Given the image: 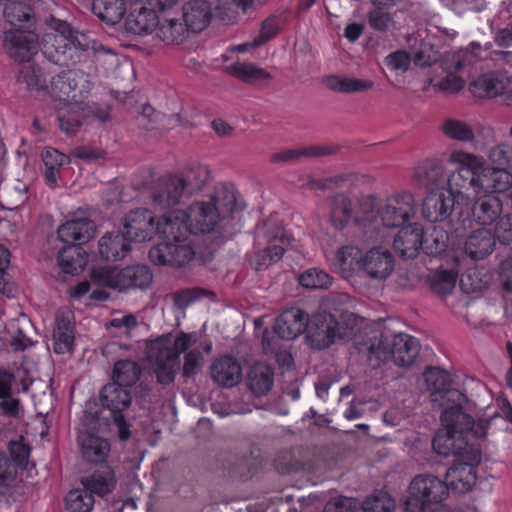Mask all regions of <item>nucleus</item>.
<instances>
[{
	"label": "nucleus",
	"mask_w": 512,
	"mask_h": 512,
	"mask_svg": "<svg viewBox=\"0 0 512 512\" xmlns=\"http://www.w3.org/2000/svg\"><path fill=\"white\" fill-rule=\"evenodd\" d=\"M441 422L446 433L437 434L432 447L439 455L458 457V463L448 469L447 475L453 483H461L462 490L469 491L476 483V467L482 459L481 441L487 435L490 420L475 421L460 405H454L444 409Z\"/></svg>",
	"instance_id": "1"
},
{
	"label": "nucleus",
	"mask_w": 512,
	"mask_h": 512,
	"mask_svg": "<svg viewBox=\"0 0 512 512\" xmlns=\"http://www.w3.org/2000/svg\"><path fill=\"white\" fill-rule=\"evenodd\" d=\"M416 203L409 192H401L385 200H378L373 195L360 197V215L356 221H369L370 231L380 226L393 229L403 227L415 215Z\"/></svg>",
	"instance_id": "2"
},
{
	"label": "nucleus",
	"mask_w": 512,
	"mask_h": 512,
	"mask_svg": "<svg viewBox=\"0 0 512 512\" xmlns=\"http://www.w3.org/2000/svg\"><path fill=\"white\" fill-rule=\"evenodd\" d=\"M184 210H171L162 213V265L182 267L193 260L195 251L189 240L195 231V222L190 221Z\"/></svg>",
	"instance_id": "3"
},
{
	"label": "nucleus",
	"mask_w": 512,
	"mask_h": 512,
	"mask_svg": "<svg viewBox=\"0 0 512 512\" xmlns=\"http://www.w3.org/2000/svg\"><path fill=\"white\" fill-rule=\"evenodd\" d=\"M20 77L30 89L47 90L64 105L78 103L90 90V82L74 70H63L49 81L39 66L26 62Z\"/></svg>",
	"instance_id": "4"
},
{
	"label": "nucleus",
	"mask_w": 512,
	"mask_h": 512,
	"mask_svg": "<svg viewBox=\"0 0 512 512\" xmlns=\"http://www.w3.org/2000/svg\"><path fill=\"white\" fill-rule=\"evenodd\" d=\"M241 209L234 188L220 185L214 189L209 201L194 202L185 212L186 215H189L190 221L196 223L195 231L210 233L221 220L232 216Z\"/></svg>",
	"instance_id": "5"
},
{
	"label": "nucleus",
	"mask_w": 512,
	"mask_h": 512,
	"mask_svg": "<svg viewBox=\"0 0 512 512\" xmlns=\"http://www.w3.org/2000/svg\"><path fill=\"white\" fill-rule=\"evenodd\" d=\"M450 161L457 165V169L447 176L446 188L460 202L474 200L481 194L482 158L474 154L456 151L450 155Z\"/></svg>",
	"instance_id": "6"
},
{
	"label": "nucleus",
	"mask_w": 512,
	"mask_h": 512,
	"mask_svg": "<svg viewBox=\"0 0 512 512\" xmlns=\"http://www.w3.org/2000/svg\"><path fill=\"white\" fill-rule=\"evenodd\" d=\"M405 502L408 512H446L444 501L448 496L447 484L431 474L416 475L409 485Z\"/></svg>",
	"instance_id": "7"
},
{
	"label": "nucleus",
	"mask_w": 512,
	"mask_h": 512,
	"mask_svg": "<svg viewBox=\"0 0 512 512\" xmlns=\"http://www.w3.org/2000/svg\"><path fill=\"white\" fill-rule=\"evenodd\" d=\"M90 278L99 287L122 291L130 288H147L153 277L147 265H132L123 269L112 266L95 267L91 270Z\"/></svg>",
	"instance_id": "8"
},
{
	"label": "nucleus",
	"mask_w": 512,
	"mask_h": 512,
	"mask_svg": "<svg viewBox=\"0 0 512 512\" xmlns=\"http://www.w3.org/2000/svg\"><path fill=\"white\" fill-rule=\"evenodd\" d=\"M371 357L380 362L392 360L399 367L411 366L420 352V343L415 337L399 333L389 342L387 339H379L377 344H372L369 349Z\"/></svg>",
	"instance_id": "9"
},
{
	"label": "nucleus",
	"mask_w": 512,
	"mask_h": 512,
	"mask_svg": "<svg viewBox=\"0 0 512 512\" xmlns=\"http://www.w3.org/2000/svg\"><path fill=\"white\" fill-rule=\"evenodd\" d=\"M207 179L208 170L201 165L192 166L181 175L162 177V202L166 198L167 206L178 204L184 195L201 190Z\"/></svg>",
	"instance_id": "10"
},
{
	"label": "nucleus",
	"mask_w": 512,
	"mask_h": 512,
	"mask_svg": "<svg viewBox=\"0 0 512 512\" xmlns=\"http://www.w3.org/2000/svg\"><path fill=\"white\" fill-rule=\"evenodd\" d=\"M99 424L100 420L97 416H85L83 428L78 432L83 459L94 464L105 463L110 452L109 441L99 434Z\"/></svg>",
	"instance_id": "11"
},
{
	"label": "nucleus",
	"mask_w": 512,
	"mask_h": 512,
	"mask_svg": "<svg viewBox=\"0 0 512 512\" xmlns=\"http://www.w3.org/2000/svg\"><path fill=\"white\" fill-rule=\"evenodd\" d=\"M122 232L130 242L149 241L160 232V221H155L151 210L137 208L125 216Z\"/></svg>",
	"instance_id": "12"
},
{
	"label": "nucleus",
	"mask_w": 512,
	"mask_h": 512,
	"mask_svg": "<svg viewBox=\"0 0 512 512\" xmlns=\"http://www.w3.org/2000/svg\"><path fill=\"white\" fill-rule=\"evenodd\" d=\"M339 332V323L329 314L317 313L308 317L306 333L307 339L315 349H326L336 340Z\"/></svg>",
	"instance_id": "13"
},
{
	"label": "nucleus",
	"mask_w": 512,
	"mask_h": 512,
	"mask_svg": "<svg viewBox=\"0 0 512 512\" xmlns=\"http://www.w3.org/2000/svg\"><path fill=\"white\" fill-rule=\"evenodd\" d=\"M134 4H143L133 9L125 20L127 31L142 35L151 33L159 24L160 0H128Z\"/></svg>",
	"instance_id": "14"
},
{
	"label": "nucleus",
	"mask_w": 512,
	"mask_h": 512,
	"mask_svg": "<svg viewBox=\"0 0 512 512\" xmlns=\"http://www.w3.org/2000/svg\"><path fill=\"white\" fill-rule=\"evenodd\" d=\"M360 215V198L357 201V209L353 200L346 193H337L332 199L330 221L337 230H343L351 222L357 227L362 228L366 233L370 231L369 221L357 222L356 218Z\"/></svg>",
	"instance_id": "15"
},
{
	"label": "nucleus",
	"mask_w": 512,
	"mask_h": 512,
	"mask_svg": "<svg viewBox=\"0 0 512 512\" xmlns=\"http://www.w3.org/2000/svg\"><path fill=\"white\" fill-rule=\"evenodd\" d=\"M456 203L461 202L446 187L430 191L423 200V217L430 222L445 221L451 216Z\"/></svg>",
	"instance_id": "16"
},
{
	"label": "nucleus",
	"mask_w": 512,
	"mask_h": 512,
	"mask_svg": "<svg viewBox=\"0 0 512 512\" xmlns=\"http://www.w3.org/2000/svg\"><path fill=\"white\" fill-rule=\"evenodd\" d=\"M447 174L442 161L425 159L417 164L413 173L416 186L430 191L446 187Z\"/></svg>",
	"instance_id": "17"
},
{
	"label": "nucleus",
	"mask_w": 512,
	"mask_h": 512,
	"mask_svg": "<svg viewBox=\"0 0 512 512\" xmlns=\"http://www.w3.org/2000/svg\"><path fill=\"white\" fill-rule=\"evenodd\" d=\"M424 230L421 224L411 223L401 227L393 241V248L399 257L415 258L419 250H423Z\"/></svg>",
	"instance_id": "18"
},
{
	"label": "nucleus",
	"mask_w": 512,
	"mask_h": 512,
	"mask_svg": "<svg viewBox=\"0 0 512 512\" xmlns=\"http://www.w3.org/2000/svg\"><path fill=\"white\" fill-rule=\"evenodd\" d=\"M308 314L298 308L291 307L277 316L274 332L282 339L293 340L307 329Z\"/></svg>",
	"instance_id": "19"
},
{
	"label": "nucleus",
	"mask_w": 512,
	"mask_h": 512,
	"mask_svg": "<svg viewBox=\"0 0 512 512\" xmlns=\"http://www.w3.org/2000/svg\"><path fill=\"white\" fill-rule=\"evenodd\" d=\"M211 379L219 386L232 388L242 379V367L238 360L231 355L215 358L210 366Z\"/></svg>",
	"instance_id": "20"
},
{
	"label": "nucleus",
	"mask_w": 512,
	"mask_h": 512,
	"mask_svg": "<svg viewBox=\"0 0 512 512\" xmlns=\"http://www.w3.org/2000/svg\"><path fill=\"white\" fill-rule=\"evenodd\" d=\"M95 231V223L88 217L72 218L59 226L57 236L63 243L81 245L92 239Z\"/></svg>",
	"instance_id": "21"
},
{
	"label": "nucleus",
	"mask_w": 512,
	"mask_h": 512,
	"mask_svg": "<svg viewBox=\"0 0 512 512\" xmlns=\"http://www.w3.org/2000/svg\"><path fill=\"white\" fill-rule=\"evenodd\" d=\"M394 257L388 249L374 247L362 259L361 270L374 279L387 278L394 269Z\"/></svg>",
	"instance_id": "22"
},
{
	"label": "nucleus",
	"mask_w": 512,
	"mask_h": 512,
	"mask_svg": "<svg viewBox=\"0 0 512 512\" xmlns=\"http://www.w3.org/2000/svg\"><path fill=\"white\" fill-rule=\"evenodd\" d=\"M100 401L102 406L110 410L112 416H115L118 413H123L130 406L132 396L128 388L111 382L101 389Z\"/></svg>",
	"instance_id": "23"
},
{
	"label": "nucleus",
	"mask_w": 512,
	"mask_h": 512,
	"mask_svg": "<svg viewBox=\"0 0 512 512\" xmlns=\"http://www.w3.org/2000/svg\"><path fill=\"white\" fill-rule=\"evenodd\" d=\"M481 194L503 193L512 186V173L503 167H485L481 172Z\"/></svg>",
	"instance_id": "24"
},
{
	"label": "nucleus",
	"mask_w": 512,
	"mask_h": 512,
	"mask_svg": "<svg viewBox=\"0 0 512 512\" xmlns=\"http://www.w3.org/2000/svg\"><path fill=\"white\" fill-rule=\"evenodd\" d=\"M183 20L188 31L201 32L211 20V7L205 0H191L183 7Z\"/></svg>",
	"instance_id": "25"
},
{
	"label": "nucleus",
	"mask_w": 512,
	"mask_h": 512,
	"mask_svg": "<svg viewBox=\"0 0 512 512\" xmlns=\"http://www.w3.org/2000/svg\"><path fill=\"white\" fill-rule=\"evenodd\" d=\"M98 250L103 259L117 261L130 252V241L123 232H107L100 238Z\"/></svg>",
	"instance_id": "26"
},
{
	"label": "nucleus",
	"mask_w": 512,
	"mask_h": 512,
	"mask_svg": "<svg viewBox=\"0 0 512 512\" xmlns=\"http://www.w3.org/2000/svg\"><path fill=\"white\" fill-rule=\"evenodd\" d=\"M495 243V236L491 230L480 228L468 236L464 250L473 260L483 259L493 252Z\"/></svg>",
	"instance_id": "27"
},
{
	"label": "nucleus",
	"mask_w": 512,
	"mask_h": 512,
	"mask_svg": "<svg viewBox=\"0 0 512 512\" xmlns=\"http://www.w3.org/2000/svg\"><path fill=\"white\" fill-rule=\"evenodd\" d=\"M472 207L474 220L483 226L493 224L502 212V203L494 195L480 194Z\"/></svg>",
	"instance_id": "28"
},
{
	"label": "nucleus",
	"mask_w": 512,
	"mask_h": 512,
	"mask_svg": "<svg viewBox=\"0 0 512 512\" xmlns=\"http://www.w3.org/2000/svg\"><path fill=\"white\" fill-rule=\"evenodd\" d=\"M88 255L81 245L67 244L57 255V262L61 270L66 274L75 275L86 266Z\"/></svg>",
	"instance_id": "29"
},
{
	"label": "nucleus",
	"mask_w": 512,
	"mask_h": 512,
	"mask_svg": "<svg viewBox=\"0 0 512 512\" xmlns=\"http://www.w3.org/2000/svg\"><path fill=\"white\" fill-rule=\"evenodd\" d=\"M82 483L89 493L103 497L112 492L116 479L113 470L108 465H104L83 479Z\"/></svg>",
	"instance_id": "30"
},
{
	"label": "nucleus",
	"mask_w": 512,
	"mask_h": 512,
	"mask_svg": "<svg viewBox=\"0 0 512 512\" xmlns=\"http://www.w3.org/2000/svg\"><path fill=\"white\" fill-rule=\"evenodd\" d=\"M362 259L361 249L354 245H344L337 250L334 265L344 278H349L361 270Z\"/></svg>",
	"instance_id": "31"
},
{
	"label": "nucleus",
	"mask_w": 512,
	"mask_h": 512,
	"mask_svg": "<svg viewBox=\"0 0 512 512\" xmlns=\"http://www.w3.org/2000/svg\"><path fill=\"white\" fill-rule=\"evenodd\" d=\"M337 151L336 146L312 145L293 149H284L271 155L270 160L273 163L291 162L301 157H319L334 154Z\"/></svg>",
	"instance_id": "32"
},
{
	"label": "nucleus",
	"mask_w": 512,
	"mask_h": 512,
	"mask_svg": "<svg viewBox=\"0 0 512 512\" xmlns=\"http://www.w3.org/2000/svg\"><path fill=\"white\" fill-rule=\"evenodd\" d=\"M41 158L45 166V182L53 188L57 184L62 167L70 162L69 157L55 148L46 147L41 153Z\"/></svg>",
	"instance_id": "33"
},
{
	"label": "nucleus",
	"mask_w": 512,
	"mask_h": 512,
	"mask_svg": "<svg viewBox=\"0 0 512 512\" xmlns=\"http://www.w3.org/2000/svg\"><path fill=\"white\" fill-rule=\"evenodd\" d=\"M75 339L74 325L65 318H57L53 331V350L56 354H66L72 351Z\"/></svg>",
	"instance_id": "34"
},
{
	"label": "nucleus",
	"mask_w": 512,
	"mask_h": 512,
	"mask_svg": "<svg viewBox=\"0 0 512 512\" xmlns=\"http://www.w3.org/2000/svg\"><path fill=\"white\" fill-rule=\"evenodd\" d=\"M126 11L123 0H93L92 12L101 21L114 25L124 16Z\"/></svg>",
	"instance_id": "35"
},
{
	"label": "nucleus",
	"mask_w": 512,
	"mask_h": 512,
	"mask_svg": "<svg viewBox=\"0 0 512 512\" xmlns=\"http://www.w3.org/2000/svg\"><path fill=\"white\" fill-rule=\"evenodd\" d=\"M142 373L141 366L138 362L122 359L118 360L113 367V382L126 388L132 387L140 379Z\"/></svg>",
	"instance_id": "36"
},
{
	"label": "nucleus",
	"mask_w": 512,
	"mask_h": 512,
	"mask_svg": "<svg viewBox=\"0 0 512 512\" xmlns=\"http://www.w3.org/2000/svg\"><path fill=\"white\" fill-rule=\"evenodd\" d=\"M226 72L249 84L268 80L270 75L262 68L251 63L235 62L225 68Z\"/></svg>",
	"instance_id": "37"
},
{
	"label": "nucleus",
	"mask_w": 512,
	"mask_h": 512,
	"mask_svg": "<svg viewBox=\"0 0 512 512\" xmlns=\"http://www.w3.org/2000/svg\"><path fill=\"white\" fill-rule=\"evenodd\" d=\"M323 83L332 91L353 93L366 91L373 86V82L357 78L330 75L324 78Z\"/></svg>",
	"instance_id": "38"
},
{
	"label": "nucleus",
	"mask_w": 512,
	"mask_h": 512,
	"mask_svg": "<svg viewBox=\"0 0 512 512\" xmlns=\"http://www.w3.org/2000/svg\"><path fill=\"white\" fill-rule=\"evenodd\" d=\"M273 385V373L267 366H253L248 374V387L256 396L268 393Z\"/></svg>",
	"instance_id": "39"
},
{
	"label": "nucleus",
	"mask_w": 512,
	"mask_h": 512,
	"mask_svg": "<svg viewBox=\"0 0 512 512\" xmlns=\"http://www.w3.org/2000/svg\"><path fill=\"white\" fill-rule=\"evenodd\" d=\"M354 180V174L346 173L327 178H310L308 186L312 190L326 191L340 189L349 191L353 186Z\"/></svg>",
	"instance_id": "40"
},
{
	"label": "nucleus",
	"mask_w": 512,
	"mask_h": 512,
	"mask_svg": "<svg viewBox=\"0 0 512 512\" xmlns=\"http://www.w3.org/2000/svg\"><path fill=\"white\" fill-rule=\"evenodd\" d=\"M65 505L69 512H91L94 497L86 489H74L66 495Z\"/></svg>",
	"instance_id": "41"
},
{
	"label": "nucleus",
	"mask_w": 512,
	"mask_h": 512,
	"mask_svg": "<svg viewBox=\"0 0 512 512\" xmlns=\"http://www.w3.org/2000/svg\"><path fill=\"white\" fill-rule=\"evenodd\" d=\"M362 509L364 512H393L395 501L388 492L377 490L363 501Z\"/></svg>",
	"instance_id": "42"
},
{
	"label": "nucleus",
	"mask_w": 512,
	"mask_h": 512,
	"mask_svg": "<svg viewBox=\"0 0 512 512\" xmlns=\"http://www.w3.org/2000/svg\"><path fill=\"white\" fill-rule=\"evenodd\" d=\"M442 131L450 139L471 142L474 139L473 129L464 121L448 118L442 125Z\"/></svg>",
	"instance_id": "43"
},
{
	"label": "nucleus",
	"mask_w": 512,
	"mask_h": 512,
	"mask_svg": "<svg viewBox=\"0 0 512 512\" xmlns=\"http://www.w3.org/2000/svg\"><path fill=\"white\" fill-rule=\"evenodd\" d=\"M333 278L324 270L310 268L299 276V283L310 289H327L331 286Z\"/></svg>",
	"instance_id": "44"
},
{
	"label": "nucleus",
	"mask_w": 512,
	"mask_h": 512,
	"mask_svg": "<svg viewBox=\"0 0 512 512\" xmlns=\"http://www.w3.org/2000/svg\"><path fill=\"white\" fill-rule=\"evenodd\" d=\"M502 88V83L490 75H482L471 84L472 92L481 97H496L502 93Z\"/></svg>",
	"instance_id": "45"
},
{
	"label": "nucleus",
	"mask_w": 512,
	"mask_h": 512,
	"mask_svg": "<svg viewBox=\"0 0 512 512\" xmlns=\"http://www.w3.org/2000/svg\"><path fill=\"white\" fill-rule=\"evenodd\" d=\"M457 273L453 270L437 271L431 278V289L439 295H447L454 289Z\"/></svg>",
	"instance_id": "46"
},
{
	"label": "nucleus",
	"mask_w": 512,
	"mask_h": 512,
	"mask_svg": "<svg viewBox=\"0 0 512 512\" xmlns=\"http://www.w3.org/2000/svg\"><path fill=\"white\" fill-rule=\"evenodd\" d=\"M424 379L428 388L434 392L444 391L451 384L449 373L434 366L426 368L424 372Z\"/></svg>",
	"instance_id": "47"
},
{
	"label": "nucleus",
	"mask_w": 512,
	"mask_h": 512,
	"mask_svg": "<svg viewBox=\"0 0 512 512\" xmlns=\"http://www.w3.org/2000/svg\"><path fill=\"white\" fill-rule=\"evenodd\" d=\"M447 234L443 230L434 228L429 237H423V251L430 256H438L447 249Z\"/></svg>",
	"instance_id": "48"
},
{
	"label": "nucleus",
	"mask_w": 512,
	"mask_h": 512,
	"mask_svg": "<svg viewBox=\"0 0 512 512\" xmlns=\"http://www.w3.org/2000/svg\"><path fill=\"white\" fill-rule=\"evenodd\" d=\"M66 109L58 111L57 119L60 130L66 134H74L81 126L80 116L73 104H67Z\"/></svg>",
	"instance_id": "49"
},
{
	"label": "nucleus",
	"mask_w": 512,
	"mask_h": 512,
	"mask_svg": "<svg viewBox=\"0 0 512 512\" xmlns=\"http://www.w3.org/2000/svg\"><path fill=\"white\" fill-rule=\"evenodd\" d=\"M257 231L262 233L269 242L280 241L285 244L290 241L284 226L273 218L265 220L261 226L257 227Z\"/></svg>",
	"instance_id": "50"
},
{
	"label": "nucleus",
	"mask_w": 512,
	"mask_h": 512,
	"mask_svg": "<svg viewBox=\"0 0 512 512\" xmlns=\"http://www.w3.org/2000/svg\"><path fill=\"white\" fill-rule=\"evenodd\" d=\"M284 252L285 250L281 245H271L259 251L256 253L254 261L256 270L265 269L278 262L283 257Z\"/></svg>",
	"instance_id": "51"
},
{
	"label": "nucleus",
	"mask_w": 512,
	"mask_h": 512,
	"mask_svg": "<svg viewBox=\"0 0 512 512\" xmlns=\"http://www.w3.org/2000/svg\"><path fill=\"white\" fill-rule=\"evenodd\" d=\"M280 31L279 19L272 15L266 18L262 24L259 35L253 40L254 46H261L272 40Z\"/></svg>",
	"instance_id": "52"
},
{
	"label": "nucleus",
	"mask_w": 512,
	"mask_h": 512,
	"mask_svg": "<svg viewBox=\"0 0 512 512\" xmlns=\"http://www.w3.org/2000/svg\"><path fill=\"white\" fill-rule=\"evenodd\" d=\"M489 160L494 167H503L507 170L512 167V145L503 143L492 148L489 152Z\"/></svg>",
	"instance_id": "53"
},
{
	"label": "nucleus",
	"mask_w": 512,
	"mask_h": 512,
	"mask_svg": "<svg viewBox=\"0 0 512 512\" xmlns=\"http://www.w3.org/2000/svg\"><path fill=\"white\" fill-rule=\"evenodd\" d=\"M9 454L13 464L21 469L27 468L30 456V447L23 441H11L9 443Z\"/></svg>",
	"instance_id": "54"
},
{
	"label": "nucleus",
	"mask_w": 512,
	"mask_h": 512,
	"mask_svg": "<svg viewBox=\"0 0 512 512\" xmlns=\"http://www.w3.org/2000/svg\"><path fill=\"white\" fill-rule=\"evenodd\" d=\"M138 124L147 131H153L158 128L159 112L149 103L141 105V111L137 116Z\"/></svg>",
	"instance_id": "55"
},
{
	"label": "nucleus",
	"mask_w": 512,
	"mask_h": 512,
	"mask_svg": "<svg viewBox=\"0 0 512 512\" xmlns=\"http://www.w3.org/2000/svg\"><path fill=\"white\" fill-rule=\"evenodd\" d=\"M205 294L206 291L201 288H186L175 292L173 301L177 308L186 309L190 304Z\"/></svg>",
	"instance_id": "56"
},
{
	"label": "nucleus",
	"mask_w": 512,
	"mask_h": 512,
	"mask_svg": "<svg viewBox=\"0 0 512 512\" xmlns=\"http://www.w3.org/2000/svg\"><path fill=\"white\" fill-rule=\"evenodd\" d=\"M203 356L200 351L193 349L184 355V363L182 367V376L190 378L196 375L202 365Z\"/></svg>",
	"instance_id": "57"
},
{
	"label": "nucleus",
	"mask_w": 512,
	"mask_h": 512,
	"mask_svg": "<svg viewBox=\"0 0 512 512\" xmlns=\"http://www.w3.org/2000/svg\"><path fill=\"white\" fill-rule=\"evenodd\" d=\"M411 64V57L404 50H397L386 57V65L389 69L406 72Z\"/></svg>",
	"instance_id": "58"
},
{
	"label": "nucleus",
	"mask_w": 512,
	"mask_h": 512,
	"mask_svg": "<svg viewBox=\"0 0 512 512\" xmlns=\"http://www.w3.org/2000/svg\"><path fill=\"white\" fill-rule=\"evenodd\" d=\"M493 235L502 244L512 243V215L500 218Z\"/></svg>",
	"instance_id": "59"
},
{
	"label": "nucleus",
	"mask_w": 512,
	"mask_h": 512,
	"mask_svg": "<svg viewBox=\"0 0 512 512\" xmlns=\"http://www.w3.org/2000/svg\"><path fill=\"white\" fill-rule=\"evenodd\" d=\"M146 357L153 365L156 381L160 383V337L147 343Z\"/></svg>",
	"instance_id": "60"
},
{
	"label": "nucleus",
	"mask_w": 512,
	"mask_h": 512,
	"mask_svg": "<svg viewBox=\"0 0 512 512\" xmlns=\"http://www.w3.org/2000/svg\"><path fill=\"white\" fill-rule=\"evenodd\" d=\"M361 318L353 312H343L340 315L339 326L343 328V333H338L339 338L349 337L355 334V329L359 325Z\"/></svg>",
	"instance_id": "61"
},
{
	"label": "nucleus",
	"mask_w": 512,
	"mask_h": 512,
	"mask_svg": "<svg viewBox=\"0 0 512 512\" xmlns=\"http://www.w3.org/2000/svg\"><path fill=\"white\" fill-rule=\"evenodd\" d=\"M465 86V81L458 75L450 73L438 84V87L442 91L449 93H457L462 90Z\"/></svg>",
	"instance_id": "62"
},
{
	"label": "nucleus",
	"mask_w": 512,
	"mask_h": 512,
	"mask_svg": "<svg viewBox=\"0 0 512 512\" xmlns=\"http://www.w3.org/2000/svg\"><path fill=\"white\" fill-rule=\"evenodd\" d=\"M356 503L354 499L347 497H340L334 501L329 502L323 512H354Z\"/></svg>",
	"instance_id": "63"
},
{
	"label": "nucleus",
	"mask_w": 512,
	"mask_h": 512,
	"mask_svg": "<svg viewBox=\"0 0 512 512\" xmlns=\"http://www.w3.org/2000/svg\"><path fill=\"white\" fill-rule=\"evenodd\" d=\"M500 278L504 290L512 292V257L501 262Z\"/></svg>",
	"instance_id": "64"
}]
</instances>
